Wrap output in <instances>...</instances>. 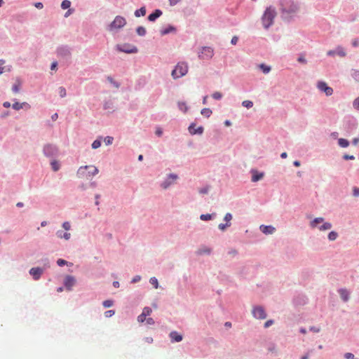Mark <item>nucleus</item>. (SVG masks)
Masks as SVG:
<instances>
[{
	"label": "nucleus",
	"mask_w": 359,
	"mask_h": 359,
	"mask_svg": "<svg viewBox=\"0 0 359 359\" xmlns=\"http://www.w3.org/2000/svg\"><path fill=\"white\" fill-rule=\"evenodd\" d=\"M201 114L209 118L210 115L212 114V110L209 108H204L201 110Z\"/></svg>",
	"instance_id": "36"
},
{
	"label": "nucleus",
	"mask_w": 359,
	"mask_h": 359,
	"mask_svg": "<svg viewBox=\"0 0 359 359\" xmlns=\"http://www.w3.org/2000/svg\"><path fill=\"white\" fill-rule=\"evenodd\" d=\"M126 24V19L120 15L116 16L114 20L109 25L108 29L113 31L114 29H121Z\"/></svg>",
	"instance_id": "8"
},
{
	"label": "nucleus",
	"mask_w": 359,
	"mask_h": 359,
	"mask_svg": "<svg viewBox=\"0 0 359 359\" xmlns=\"http://www.w3.org/2000/svg\"><path fill=\"white\" fill-rule=\"evenodd\" d=\"M149 283H150V284H151L154 286V287L155 289L158 288V287H159L158 281L156 277H151L149 279Z\"/></svg>",
	"instance_id": "39"
},
{
	"label": "nucleus",
	"mask_w": 359,
	"mask_h": 359,
	"mask_svg": "<svg viewBox=\"0 0 359 359\" xmlns=\"http://www.w3.org/2000/svg\"><path fill=\"white\" fill-rule=\"evenodd\" d=\"M353 107L355 109H357L359 111V97L353 100Z\"/></svg>",
	"instance_id": "52"
},
{
	"label": "nucleus",
	"mask_w": 359,
	"mask_h": 359,
	"mask_svg": "<svg viewBox=\"0 0 359 359\" xmlns=\"http://www.w3.org/2000/svg\"><path fill=\"white\" fill-rule=\"evenodd\" d=\"M177 29L173 25H169L166 28L162 29L160 32L161 36L167 35L170 33H175Z\"/></svg>",
	"instance_id": "23"
},
{
	"label": "nucleus",
	"mask_w": 359,
	"mask_h": 359,
	"mask_svg": "<svg viewBox=\"0 0 359 359\" xmlns=\"http://www.w3.org/2000/svg\"><path fill=\"white\" fill-rule=\"evenodd\" d=\"M146 317L147 316H145L144 313H142L137 317V320L142 323L146 320Z\"/></svg>",
	"instance_id": "62"
},
{
	"label": "nucleus",
	"mask_w": 359,
	"mask_h": 359,
	"mask_svg": "<svg viewBox=\"0 0 359 359\" xmlns=\"http://www.w3.org/2000/svg\"><path fill=\"white\" fill-rule=\"evenodd\" d=\"M59 95L61 97H65L67 95V93H66V89L61 86L59 88Z\"/></svg>",
	"instance_id": "49"
},
{
	"label": "nucleus",
	"mask_w": 359,
	"mask_h": 359,
	"mask_svg": "<svg viewBox=\"0 0 359 359\" xmlns=\"http://www.w3.org/2000/svg\"><path fill=\"white\" fill-rule=\"evenodd\" d=\"M178 108L180 111H182L184 112H186L188 109V107L184 102H179Z\"/></svg>",
	"instance_id": "41"
},
{
	"label": "nucleus",
	"mask_w": 359,
	"mask_h": 359,
	"mask_svg": "<svg viewBox=\"0 0 359 359\" xmlns=\"http://www.w3.org/2000/svg\"><path fill=\"white\" fill-rule=\"evenodd\" d=\"M280 9L284 19L289 20V15L297 13L299 10V4L292 0H280Z\"/></svg>",
	"instance_id": "1"
},
{
	"label": "nucleus",
	"mask_w": 359,
	"mask_h": 359,
	"mask_svg": "<svg viewBox=\"0 0 359 359\" xmlns=\"http://www.w3.org/2000/svg\"><path fill=\"white\" fill-rule=\"evenodd\" d=\"M151 309L149 307H144L142 313H144L145 316H149L151 313Z\"/></svg>",
	"instance_id": "53"
},
{
	"label": "nucleus",
	"mask_w": 359,
	"mask_h": 359,
	"mask_svg": "<svg viewBox=\"0 0 359 359\" xmlns=\"http://www.w3.org/2000/svg\"><path fill=\"white\" fill-rule=\"evenodd\" d=\"M276 15L275 8L272 6L266 8L262 17V25L266 29H268L273 25Z\"/></svg>",
	"instance_id": "2"
},
{
	"label": "nucleus",
	"mask_w": 359,
	"mask_h": 359,
	"mask_svg": "<svg viewBox=\"0 0 359 359\" xmlns=\"http://www.w3.org/2000/svg\"><path fill=\"white\" fill-rule=\"evenodd\" d=\"M231 225V223H226V224H219L218 225V228L219 229H220L221 231H225V229L227 228V227H229Z\"/></svg>",
	"instance_id": "46"
},
{
	"label": "nucleus",
	"mask_w": 359,
	"mask_h": 359,
	"mask_svg": "<svg viewBox=\"0 0 359 359\" xmlns=\"http://www.w3.org/2000/svg\"><path fill=\"white\" fill-rule=\"evenodd\" d=\"M216 216L215 213L213 214H202L200 215V219L203 221H208L215 218Z\"/></svg>",
	"instance_id": "29"
},
{
	"label": "nucleus",
	"mask_w": 359,
	"mask_h": 359,
	"mask_svg": "<svg viewBox=\"0 0 359 359\" xmlns=\"http://www.w3.org/2000/svg\"><path fill=\"white\" fill-rule=\"evenodd\" d=\"M51 168L53 171L56 172L60 168V165L56 160H52L50 162Z\"/></svg>",
	"instance_id": "33"
},
{
	"label": "nucleus",
	"mask_w": 359,
	"mask_h": 359,
	"mask_svg": "<svg viewBox=\"0 0 359 359\" xmlns=\"http://www.w3.org/2000/svg\"><path fill=\"white\" fill-rule=\"evenodd\" d=\"M62 228L66 230L69 231L71 229V224L69 222H65L62 224Z\"/></svg>",
	"instance_id": "57"
},
{
	"label": "nucleus",
	"mask_w": 359,
	"mask_h": 359,
	"mask_svg": "<svg viewBox=\"0 0 359 359\" xmlns=\"http://www.w3.org/2000/svg\"><path fill=\"white\" fill-rule=\"evenodd\" d=\"M141 278H142L140 276L137 275L133 278V279L131 280V283H138L139 281H140Z\"/></svg>",
	"instance_id": "59"
},
{
	"label": "nucleus",
	"mask_w": 359,
	"mask_h": 359,
	"mask_svg": "<svg viewBox=\"0 0 359 359\" xmlns=\"http://www.w3.org/2000/svg\"><path fill=\"white\" fill-rule=\"evenodd\" d=\"M210 186H205L199 189V193L201 194H207L209 192Z\"/></svg>",
	"instance_id": "48"
},
{
	"label": "nucleus",
	"mask_w": 359,
	"mask_h": 359,
	"mask_svg": "<svg viewBox=\"0 0 359 359\" xmlns=\"http://www.w3.org/2000/svg\"><path fill=\"white\" fill-rule=\"evenodd\" d=\"M317 88L321 92H324L327 96H330L333 94V89L328 86L325 81H318L317 83Z\"/></svg>",
	"instance_id": "12"
},
{
	"label": "nucleus",
	"mask_w": 359,
	"mask_h": 359,
	"mask_svg": "<svg viewBox=\"0 0 359 359\" xmlns=\"http://www.w3.org/2000/svg\"><path fill=\"white\" fill-rule=\"evenodd\" d=\"M88 169H90V170L86 174L87 177H93V176L96 175L97 174H98L99 170L97 167H95V165H88Z\"/></svg>",
	"instance_id": "25"
},
{
	"label": "nucleus",
	"mask_w": 359,
	"mask_h": 359,
	"mask_svg": "<svg viewBox=\"0 0 359 359\" xmlns=\"http://www.w3.org/2000/svg\"><path fill=\"white\" fill-rule=\"evenodd\" d=\"M56 54L58 57L67 61L71 58L72 50L68 46L62 45L57 48Z\"/></svg>",
	"instance_id": "6"
},
{
	"label": "nucleus",
	"mask_w": 359,
	"mask_h": 359,
	"mask_svg": "<svg viewBox=\"0 0 359 359\" xmlns=\"http://www.w3.org/2000/svg\"><path fill=\"white\" fill-rule=\"evenodd\" d=\"M259 69L264 74H268L271 71V67L264 64L259 65Z\"/></svg>",
	"instance_id": "38"
},
{
	"label": "nucleus",
	"mask_w": 359,
	"mask_h": 359,
	"mask_svg": "<svg viewBox=\"0 0 359 359\" xmlns=\"http://www.w3.org/2000/svg\"><path fill=\"white\" fill-rule=\"evenodd\" d=\"M297 61L303 64H306L307 62V60H306L303 55H299V57L297 58Z\"/></svg>",
	"instance_id": "58"
},
{
	"label": "nucleus",
	"mask_w": 359,
	"mask_h": 359,
	"mask_svg": "<svg viewBox=\"0 0 359 359\" xmlns=\"http://www.w3.org/2000/svg\"><path fill=\"white\" fill-rule=\"evenodd\" d=\"M351 76L354 80L359 82V70H353Z\"/></svg>",
	"instance_id": "47"
},
{
	"label": "nucleus",
	"mask_w": 359,
	"mask_h": 359,
	"mask_svg": "<svg viewBox=\"0 0 359 359\" xmlns=\"http://www.w3.org/2000/svg\"><path fill=\"white\" fill-rule=\"evenodd\" d=\"M323 217H316L309 223L311 229L318 228L321 231L330 230L332 227V224L328 222H324Z\"/></svg>",
	"instance_id": "3"
},
{
	"label": "nucleus",
	"mask_w": 359,
	"mask_h": 359,
	"mask_svg": "<svg viewBox=\"0 0 359 359\" xmlns=\"http://www.w3.org/2000/svg\"><path fill=\"white\" fill-rule=\"evenodd\" d=\"M252 173V182H256L261 180L264 177V172H259L256 170H251Z\"/></svg>",
	"instance_id": "21"
},
{
	"label": "nucleus",
	"mask_w": 359,
	"mask_h": 359,
	"mask_svg": "<svg viewBox=\"0 0 359 359\" xmlns=\"http://www.w3.org/2000/svg\"><path fill=\"white\" fill-rule=\"evenodd\" d=\"M107 81L111 83L115 88H118L120 87V83L113 79L111 76H107Z\"/></svg>",
	"instance_id": "42"
},
{
	"label": "nucleus",
	"mask_w": 359,
	"mask_h": 359,
	"mask_svg": "<svg viewBox=\"0 0 359 359\" xmlns=\"http://www.w3.org/2000/svg\"><path fill=\"white\" fill-rule=\"evenodd\" d=\"M169 337L172 342H180L182 340L183 337L176 331H172Z\"/></svg>",
	"instance_id": "22"
},
{
	"label": "nucleus",
	"mask_w": 359,
	"mask_h": 359,
	"mask_svg": "<svg viewBox=\"0 0 359 359\" xmlns=\"http://www.w3.org/2000/svg\"><path fill=\"white\" fill-rule=\"evenodd\" d=\"M114 137L111 136H107L104 139V142L106 145H111L113 143Z\"/></svg>",
	"instance_id": "44"
},
{
	"label": "nucleus",
	"mask_w": 359,
	"mask_h": 359,
	"mask_svg": "<svg viewBox=\"0 0 359 359\" xmlns=\"http://www.w3.org/2000/svg\"><path fill=\"white\" fill-rule=\"evenodd\" d=\"M88 169V166L84 165L81 166L79 170H77V176L79 178L83 177L84 176H86V174L85 172V170Z\"/></svg>",
	"instance_id": "27"
},
{
	"label": "nucleus",
	"mask_w": 359,
	"mask_h": 359,
	"mask_svg": "<svg viewBox=\"0 0 359 359\" xmlns=\"http://www.w3.org/2000/svg\"><path fill=\"white\" fill-rule=\"evenodd\" d=\"M252 315L256 319L263 320L267 316L265 309L262 306H254L252 310Z\"/></svg>",
	"instance_id": "9"
},
{
	"label": "nucleus",
	"mask_w": 359,
	"mask_h": 359,
	"mask_svg": "<svg viewBox=\"0 0 359 359\" xmlns=\"http://www.w3.org/2000/svg\"><path fill=\"white\" fill-rule=\"evenodd\" d=\"M170 6H174L177 5L178 3H180L182 0H168Z\"/></svg>",
	"instance_id": "63"
},
{
	"label": "nucleus",
	"mask_w": 359,
	"mask_h": 359,
	"mask_svg": "<svg viewBox=\"0 0 359 359\" xmlns=\"http://www.w3.org/2000/svg\"><path fill=\"white\" fill-rule=\"evenodd\" d=\"M43 273V269H41V267H33L29 271V273L32 276L34 280H39Z\"/></svg>",
	"instance_id": "13"
},
{
	"label": "nucleus",
	"mask_w": 359,
	"mask_h": 359,
	"mask_svg": "<svg viewBox=\"0 0 359 359\" xmlns=\"http://www.w3.org/2000/svg\"><path fill=\"white\" fill-rule=\"evenodd\" d=\"M71 6V1L69 0H63L61 4V8L64 10L69 8Z\"/></svg>",
	"instance_id": "40"
},
{
	"label": "nucleus",
	"mask_w": 359,
	"mask_h": 359,
	"mask_svg": "<svg viewBox=\"0 0 359 359\" xmlns=\"http://www.w3.org/2000/svg\"><path fill=\"white\" fill-rule=\"evenodd\" d=\"M114 313H115V311L114 310H108V311L104 312V316L106 318H110L112 316H114Z\"/></svg>",
	"instance_id": "54"
},
{
	"label": "nucleus",
	"mask_w": 359,
	"mask_h": 359,
	"mask_svg": "<svg viewBox=\"0 0 359 359\" xmlns=\"http://www.w3.org/2000/svg\"><path fill=\"white\" fill-rule=\"evenodd\" d=\"M41 263L43 264V271L46 269H48L50 268V261L48 258H44V259H42L41 260Z\"/></svg>",
	"instance_id": "37"
},
{
	"label": "nucleus",
	"mask_w": 359,
	"mask_h": 359,
	"mask_svg": "<svg viewBox=\"0 0 359 359\" xmlns=\"http://www.w3.org/2000/svg\"><path fill=\"white\" fill-rule=\"evenodd\" d=\"M136 32L137 34L140 36H144L146 35L147 34V31H146V29L142 27V26H140L138 27L137 29H136Z\"/></svg>",
	"instance_id": "35"
},
{
	"label": "nucleus",
	"mask_w": 359,
	"mask_h": 359,
	"mask_svg": "<svg viewBox=\"0 0 359 359\" xmlns=\"http://www.w3.org/2000/svg\"><path fill=\"white\" fill-rule=\"evenodd\" d=\"M338 238V233L334 231H330L328 235H327V238L329 241H335L337 238Z\"/></svg>",
	"instance_id": "34"
},
{
	"label": "nucleus",
	"mask_w": 359,
	"mask_h": 359,
	"mask_svg": "<svg viewBox=\"0 0 359 359\" xmlns=\"http://www.w3.org/2000/svg\"><path fill=\"white\" fill-rule=\"evenodd\" d=\"M242 105L248 109L251 108L253 106V102L250 100H245L242 102Z\"/></svg>",
	"instance_id": "45"
},
{
	"label": "nucleus",
	"mask_w": 359,
	"mask_h": 359,
	"mask_svg": "<svg viewBox=\"0 0 359 359\" xmlns=\"http://www.w3.org/2000/svg\"><path fill=\"white\" fill-rule=\"evenodd\" d=\"M67 263H68V262H67L66 260L62 259H57V265H58L59 266H65V265L67 264Z\"/></svg>",
	"instance_id": "55"
},
{
	"label": "nucleus",
	"mask_w": 359,
	"mask_h": 359,
	"mask_svg": "<svg viewBox=\"0 0 359 359\" xmlns=\"http://www.w3.org/2000/svg\"><path fill=\"white\" fill-rule=\"evenodd\" d=\"M195 127H196L195 123H191L189 125V126L188 128V130L191 135H202L203 133L204 128L203 126H198L197 128H195Z\"/></svg>",
	"instance_id": "14"
},
{
	"label": "nucleus",
	"mask_w": 359,
	"mask_h": 359,
	"mask_svg": "<svg viewBox=\"0 0 359 359\" xmlns=\"http://www.w3.org/2000/svg\"><path fill=\"white\" fill-rule=\"evenodd\" d=\"M76 283V279L74 276H67L64 279V285L69 291L72 290V287Z\"/></svg>",
	"instance_id": "15"
},
{
	"label": "nucleus",
	"mask_w": 359,
	"mask_h": 359,
	"mask_svg": "<svg viewBox=\"0 0 359 359\" xmlns=\"http://www.w3.org/2000/svg\"><path fill=\"white\" fill-rule=\"evenodd\" d=\"M353 196L354 197H359V188L357 187H353Z\"/></svg>",
	"instance_id": "56"
},
{
	"label": "nucleus",
	"mask_w": 359,
	"mask_h": 359,
	"mask_svg": "<svg viewBox=\"0 0 359 359\" xmlns=\"http://www.w3.org/2000/svg\"><path fill=\"white\" fill-rule=\"evenodd\" d=\"M232 215L228 212L224 215V220L226 223H231L230 221L232 219Z\"/></svg>",
	"instance_id": "51"
},
{
	"label": "nucleus",
	"mask_w": 359,
	"mask_h": 359,
	"mask_svg": "<svg viewBox=\"0 0 359 359\" xmlns=\"http://www.w3.org/2000/svg\"><path fill=\"white\" fill-rule=\"evenodd\" d=\"M116 49L120 52H123L126 53H136L138 52V49L135 46L129 43L117 45Z\"/></svg>",
	"instance_id": "10"
},
{
	"label": "nucleus",
	"mask_w": 359,
	"mask_h": 359,
	"mask_svg": "<svg viewBox=\"0 0 359 359\" xmlns=\"http://www.w3.org/2000/svg\"><path fill=\"white\" fill-rule=\"evenodd\" d=\"M180 179L179 175L176 173L167 174L163 180L160 184V187L164 190L168 189L170 187L177 184Z\"/></svg>",
	"instance_id": "4"
},
{
	"label": "nucleus",
	"mask_w": 359,
	"mask_h": 359,
	"mask_svg": "<svg viewBox=\"0 0 359 359\" xmlns=\"http://www.w3.org/2000/svg\"><path fill=\"white\" fill-rule=\"evenodd\" d=\"M212 253V248L206 245H201L196 252L197 255H210Z\"/></svg>",
	"instance_id": "19"
},
{
	"label": "nucleus",
	"mask_w": 359,
	"mask_h": 359,
	"mask_svg": "<svg viewBox=\"0 0 359 359\" xmlns=\"http://www.w3.org/2000/svg\"><path fill=\"white\" fill-rule=\"evenodd\" d=\"M104 109L105 110H111L114 111V104L112 101L107 100L105 101L103 105Z\"/></svg>",
	"instance_id": "31"
},
{
	"label": "nucleus",
	"mask_w": 359,
	"mask_h": 359,
	"mask_svg": "<svg viewBox=\"0 0 359 359\" xmlns=\"http://www.w3.org/2000/svg\"><path fill=\"white\" fill-rule=\"evenodd\" d=\"M213 54V49L211 47L204 46L198 53V57L203 60H209L212 57Z\"/></svg>",
	"instance_id": "11"
},
{
	"label": "nucleus",
	"mask_w": 359,
	"mask_h": 359,
	"mask_svg": "<svg viewBox=\"0 0 359 359\" xmlns=\"http://www.w3.org/2000/svg\"><path fill=\"white\" fill-rule=\"evenodd\" d=\"M343 159H344V160H354L355 159V156H353V155L344 154L343 156Z\"/></svg>",
	"instance_id": "61"
},
{
	"label": "nucleus",
	"mask_w": 359,
	"mask_h": 359,
	"mask_svg": "<svg viewBox=\"0 0 359 359\" xmlns=\"http://www.w3.org/2000/svg\"><path fill=\"white\" fill-rule=\"evenodd\" d=\"M212 97L213 99L219 100L222 99V94L221 93H219V92H215L212 95Z\"/></svg>",
	"instance_id": "50"
},
{
	"label": "nucleus",
	"mask_w": 359,
	"mask_h": 359,
	"mask_svg": "<svg viewBox=\"0 0 359 359\" xmlns=\"http://www.w3.org/2000/svg\"><path fill=\"white\" fill-rule=\"evenodd\" d=\"M24 106H29L28 103L27 102H22L20 103L18 102H15L12 104V108L15 110H20L24 107Z\"/></svg>",
	"instance_id": "26"
},
{
	"label": "nucleus",
	"mask_w": 359,
	"mask_h": 359,
	"mask_svg": "<svg viewBox=\"0 0 359 359\" xmlns=\"http://www.w3.org/2000/svg\"><path fill=\"white\" fill-rule=\"evenodd\" d=\"M327 55L328 56H334L337 55L340 57L346 56V52L341 46H338L335 50H330L327 51Z\"/></svg>",
	"instance_id": "16"
},
{
	"label": "nucleus",
	"mask_w": 359,
	"mask_h": 359,
	"mask_svg": "<svg viewBox=\"0 0 359 359\" xmlns=\"http://www.w3.org/2000/svg\"><path fill=\"white\" fill-rule=\"evenodd\" d=\"M274 323V320H269L265 322L264 325V327L265 328H268L271 325H272Z\"/></svg>",
	"instance_id": "60"
},
{
	"label": "nucleus",
	"mask_w": 359,
	"mask_h": 359,
	"mask_svg": "<svg viewBox=\"0 0 359 359\" xmlns=\"http://www.w3.org/2000/svg\"><path fill=\"white\" fill-rule=\"evenodd\" d=\"M162 14L163 12L161 10L156 9L148 15L147 19L150 22H155L159 17L162 15Z\"/></svg>",
	"instance_id": "18"
},
{
	"label": "nucleus",
	"mask_w": 359,
	"mask_h": 359,
	"mask_svg": "<svg viewBox=\"0 0 359 359\" xmlns=\"http://www.w3.org/2000/svg\"><path fill=\"white\" fill-rule=\"evenodd\" d=\"M338 144L339 147H341L342 148H346L349 146L350 142L346 139L339 138V139H338Z\"/></svg>",
	"instance_id": "30"
},
{
	"label": "nucleus",
	"mask_w": 359,
	"mask_h": 359,
	"mask_svg": "<svg viewBox=\"0 0 359 359\" xmlns=\"http://www.w3.org/2000/svg\"><path fill=\"white\" fill-rule=\"evenodd\" d=\"M56 236L59 238H64L66 241H68L71 238V234L67 232H64L62 230H58L56 232Z\"/></svg>",
	"instance_id": "24"
},
{
	"label": "nucleus",
	"mask_w": 359,
	"mask_h": 359,
	"mask_svg": "<svg viewBox=\"0 0 359 359\" xmlns=\"http://www.w3.org/2000/svg\"><path fill=\"white\" fill-rule=\"evenodd\" d=\"M43 154L47 158H55L58 156L59 150L55 144H46L43 147Z\"/></svg>",
	"instance_id": "5"
},
{
	"label": "nucleus",
	"mask_w": 359,
	"mask_h": 359,
	"mask_svg": "<svg viewBox=\"0 0 359 359\" xmlns=\"http://www.w3.org/2000/svg\"><path fill=\"white\" fill-rule=\"evenodd\" d=\"M102 137H99L97 140H94L92 143V148L96 149L101 146Z\"/></svg>",
	"instance_id": "32"
},
{
	"label": "nucleus",
	"mask_w": 359,
	"mask_h": 359,
	"mask_svg": "<svg viewBox=\"0 0 359 359\" xmlns=\"http://www.w3.org/2000/svg\"><path fill=\"white\" fill-rule=\"evenodd\" d=\"M309 330H310V331L313 332H316V333L319 332L320 330L319 327H315V326L310 327Z\"/></svg>",
	"instance_id": "64"
},
{
	"label": "nucleus",
	"mask_w": 359,
	"mask_h": 359,
	"mask_svg": "<svg viewBox=\"0 0 359 359\" xmlns=\"http://www.w3.org/2000/svg\"><path fill=\"white\" fill-rule=\"evenodd\" d=\"M188 72V67L184 63H178L175 68L172 71L171 75L173 79H179L187 74Z\"/></svg>",
	"instance_id": "7"
},
{
	"label": "nucleus",
	"mask_w": 359,
	"mask_h": 359,
	"mask_svg": "<svg viewBox=\"0 0 359 359\" xmlns=\"http://www.w3.org/2000/svg\"><path fill=\"white\" fill-rule=\"evenodd\" d=\"M259 229L263 233L266 235L273 234L276 231V228L271 225L262 224L259 226Z\"/></svg>",
	"instance_id": "17"
},
{
	"label": "nucleus",
	"mask_w": 359,
	"mask_h": 359,
	"mask_svg": "<svg viewBox=\"0 0 359 359\" xmlns=\"http://www.w3.org/2000/svg\"><path fill=\"white\" fill-rule=\"evenodd\" d=\"M114 301L111 299L104 300L102 302V305L104 308H110L113 306Z\"/></svg>",
	"instance_id": "43"
},
{
	"label": "nucleus",
	"mask_w": 359,
	"mask_h": 359,
	"mask_svg": "<svg viewBox=\"0 0 359 359\" xmlns=\"http://www.w3.org/2000/svg\"><path fill=\"white\" fill-rule=\"evenodd\" d=\"M146 8L142 6L140 9L136 10L134 14L135 17L140 18L141 16H144L146 15Z\"/></svg>",
	"instance_id": "28"
},
{
	"label": "nucleus",
	"mask_w": 359,
	"mask_h": 359,
	"mask_svg": "<svg viewBox=\"0 0 359 359\" xmlns=\"http://www.w3.org/2000/svg\"><path fill=\"white\" fill-rule=\"evenodd\" d=\"M338 293L339 294L341 299L344 302H347L349 300L350 292L346 288H340L338 290Z\"/></svg>",
	"instance_id": "20"
}]
</instances>
